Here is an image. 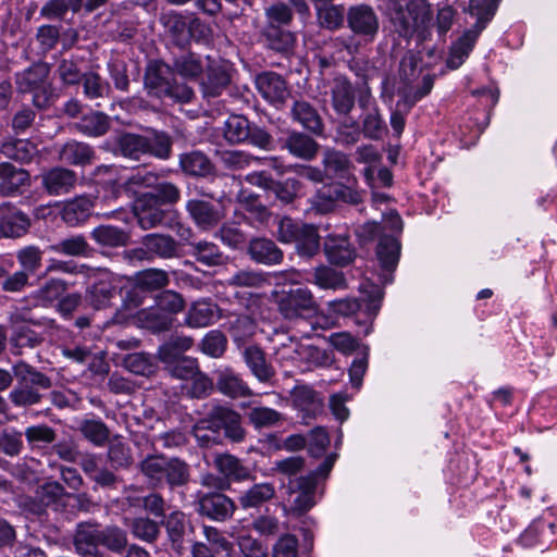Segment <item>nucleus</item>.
Returning a JSON list of instances; mask_svg holds the SVG:
<instances>
[{
  "mask_svg": "<svg viewBox=\"0 0 557 557\" xmlns=\"http://www.w3.org/2000/svg\"><path fill=\"white\" fill-rule=\"evenodd\" d=\"M480 32L478 28L467 30L451 45L447 59L449 69L456 70L465 62L472 51Z\"/></svg>",
  "mask_w": 557,
  "mask_h": 557,
  "instance_id": "5fc2aeb1",
  "label": "nucleus"
},
{
  "mask_svg": "<svg viewBox=\"0 0 557 557\" xmlns=\"http://www.w3.org/2000/svg\"><path fill=\"white\" fill-rule=\"evenodd\" d=\"M331 106L339 116H348L355 108L356 92L351 82L342 74L334 76L330 86Z\"/></svg>",
  "mask_w": 557,
  "mask_h": 557,
  "instance_id": "b1692460",
  "label": "nucleus"
},
{
  "mask_svg": "<svg viewBox=\"0 0 557 557\" xmlns=\"http://www.w3.org/2000/svg\"><path fill=\"white\" fill-rule=\"evenodd\" d=\"M206 67L202 75L198 78L201 96L206 100L220 97L231 85V66L221 60H215L210 55L206 57Z\"/></svg>",
  "mask_w": 557,
  "mask_h": 557,
  "instance_id": "f3484780",
  "label": "nucleus"
},
{
  "mask_svg": "<svg viewBox=\"0 0 557 557\" xmlns=\"http://www.w3.org/2000/svg\"><path fill=\"white\" fill-rule=\"evenodd\" d=\"M211 410L214 414L223 438L232 443H242L245 441L247 432L243 426L242 416L230 405L215 404Z\"/></svg>",
  "mask_w": 557,
  "mask_h": 557,
  "instance_id": "4be33fe9",
  "label": "nucleus"
},
{
  "mask_svg": "<svg viewBox=\"0 0 557 557\" xmlns=\"http://www.w3.org/2000/svg\"><path fill=\"white\" fill-rule=\"evenodd\" d=\"M133 214L138 226L148 231L157 227H174L176 212L164 209L152 194H139L133 202Z\"/></svg>",
  "mask_w": 557,
  "mask_h": 557,
  "instance_id": "2eb2a0df",
  "label": "nucleus"
},
{
  "mask_svg": "<svg viewBox=\"0 0 557 557\" xmlns=\"http://www.w3.org/2000/svg\"><path fill=\"white\" fill-rule=\"evenodd\" d=\"M178 163L182 172L191 177H207L215 170L209 157L199 150L181 153Z\"/></svg>",
  "mask_w": 557,
  "mask_h": 557,
  "instance_id": "a19ab883",
  "label": "nucleus"
},
{
  "mask_svg": "<svg viewBox=\"0 0 557 557\" xmlns=\"http://www.w3.org/2000/svg\"><path fill=\"white\" fill-rule=\"evenodd\" d=\"M50 249L55 253L70 257H88L92 251V248L89 246L86 237L83 235H73L63 238L60 242L51 245Z\"/></svg>",
  "mask_w": 557,
  "mask_h": 557,
  "instance_id": "0e129e2a",
  "label": "nucleus"
},
{
  "mask_svg": "<svg viewBox=\"0 0 557 557\" xmlns=\"http://www.w3.org/2000/svg\"><path fill=\"white\" fill-rule=\"evenodd\" d=\"M123 367L136 375L148 377L157 371L158 366L150 354L133 352L123 358Z\"/></svg>",
  "mask_w": 557,
  "mask_h": 557,
  "instance_id": "69168bd1",
  "label": "nucleus"
},
{
  "mask_svg": "<svg viewBox=\"0 0 557 557\" xmlns=\"http://www.w3.org/2000/svg\"><path fill=\"white\" fill-rule=\"evenodd\" d=\"M0 153L20 163H29L38 153L37 146L27 139H9L1 144Z\"/></svg>",
  "mask_w": 557,
  "mask_h": 557,
  "instance_id": "6e6d98bb",
  "label": "nucleus"
},
{
  "mask_svg": "<svg viewBox=\"0 0 557 557\" xmlns=\"http://www.w3.org/2000/svg\"><path fill=\"white\" fill-rule=\"evenodd\" d=\"M282 148L297 159L311 161L318 156L320 145L309 134L294 129L283 139Z\"/></svg>",
  "mask_w": 557,
  "mask_h": 557,
  "instance_id": "cd10ccee",
  "label": "nucleus"
},
{
  "mask_svg": "<svg viewBox=\"0 0 557 557\" xmlns=\"http://www.w3.org/2000/svg\"><path fill=\"white\" fill-rule=\"evenodd\" d=\"M120 190L114 187L106 189L104 194L97 197L94 201L95 208H99L96 214L102 218H112L127 222L128 212L123 209L120 202Z\"/></svg>",
  "mask_w": 557,
  "mask_h": 557,
  "instance_id": "de8ad7c7",
  "label": "nucleus"
},
{
  "mask_svg": "<svg viewBox=\"0 0 557 557\" xmlns=\"http://www.w3.org/2000/svg\"><path fill=\"white\" fill-rule=\"evenodd\" d=\"M278 312L287 320L308 319L318 314L319 305L308 287L298 286L275 293Z\"/></svg>",
  "mask_w": 557,
  "mask_h": 557,
  "instance_id": "ddd939ff",
  "label": "nucleus"
},
{
  "mask_svg": "<svg viewBox=\"0 0 557 557\" xmlns=\"http://www.w3.org/2000/svg\"><path fill=\"white\" fill-rule=\"evenodd\" d=\"M171 65L176 75L193 81L198 79L206 67L203 59L199 53L184 49L172 53Z\"/></svg>",
  "mask_w": 557,
  "mask_h": 557,
  "instance_id": "72a5a7b5",
  "label": "nucleus"
},
{
  "mask_svg": "<svg viewBox=\"0 0 557 557\" xmlns=\"http://www.w3.org/2000/svg\"><path fill=\"white\" fill-rule=\"evenodd\" d=\"M160 23L175 46L184 48L188 45V22L182 13L175 11L163 13L160 16Z\"/></svg>",
  "mask_w": 557,
  "mask_h": 557,
  "instance_id": "09e8293b",
  "label": "nucleus"
},
{
  "mask_svg": "<svg viewBox=\"0 0 557 557\" xmlns=\"http://www.w3.org/2000/svg\"><path fill=\"white\" fill-rule=\"evenodd\" d=\"M289 117L311 135L324 136L325 124L323 119L318 109L308 100L301 97H293L289 107Z\"/></svg>",
  "mask_w": 557,
  "mask_h": 557,
  "instance_id": "412c9836",
  "label": "nucleus"
},
{
  "mask_svg": "<svg viewBox=\"0 0 557 557\" xmlns=\"http://www.w3.org/2000/svg\"><path fill=\"white\" fill-rule=\"evenodd\" d=\"M398 77V107H404L406 111H410L418 101L431 92L435 81V74L423 73L422 58L411 50L400 60Z\"/></svg>",
  "mask_w": 557,
  "mask_h": 557,
  "instance_id": "20e7f679",
  "label": "nucleus"
},
{
  "mask_svg": "<svg viewBox=\"0 0 557 557\" xmlns=\"http://www.w3.org/2000/svg\"><path fill=\"white\" fill-rule=\"evenodd\" d=\"M125 281L111 272L100 274L87 287L85 299L96 310L110 307L123 294Z\"/></svg>",
  "mask_w": 557,
  "mask_h": 557,
  "instance_id": "dca6fc26",
  "label": "nucleus"
},
{
  "mask_svg": "<svg viewBox=\"0 0 557 557\" xmlns=\"http://www.w3.org/2000/svg\"><path fill=\"white\" fill-rule=\"evenodd\" d=\"M97 154L92 146L76 139H70L58 150V159L69 165L87 166L96 161Z\"/></svg>",
  "mask_w": 557,
  "mask_h": 557,
  "instance_id": "c756f323",
  "label": "nucleus"
},
{
  "mask_svg": "<svg viewBox=\"0 0 557 557\" xmlns=\"http://www.w3.org/2000/svg\"><path fill=\"white\" fill-rule=\"evenodd\" d=\"M260 95L273 104L284 103L289 96L285 79L277 73L263 72L256 78Z\"/></svg>",
  "mask_w": 557,
  "mask_h": 557,
  "instance_id": "7c9ffc66",
  "label": "nucleus"
},
{
  "mask_svg": "<svg viewBox=\"0 0 557 557\" xmlns=\"http://www.w3.org/2000/svg\"><path fill=\"white\" fill-rule=\"evenodd\" d=\"M275 237L282 244H294L296 253L301 258L312 259L320 251L318 227L289 216L278 219Z\"/></svg>",
  "mask_w": 557,
  "mask_h": 557,
  "instance_id": "6e6552de",
  "label": "nucleus"
},
{
  "mask_svg": "<svg viewBox=\"0 0 557 557\" xmlns=\"http://www.w3.org/2000/svg\"><path fill=\"white\" fill-rule=\"evenodd\" d=\"M400 249V242L395 235L382 234L380 236L375 255L382 270L388 274V277L385 276V283L392 282V273L398 264Z\"/></svg>",
  "mask_w": 557,
  "mask_h": 557,
  "instance_id": "2f4dec72",
  "label": "nucleus"
},
{
  "mask_svg": "<svg viewBox=\"0 0 557 557\" xmlns=\"http://www.w3.org/2000/svg\"><path fill=\"white\" fill-rule=\"evenodd\" d=\"M246 418L256 430L275 428L285 421L282 412L261 405L248 406Z\"/></svg>",
  "mask_w": 557,
  "mask_h": 557,
  "instance_id": "8fccbe9b",
  "label": "nucleus"
},
{
  "mask_svg": "<svg viewBox=\"0 0 557 557\" xmlns=\"http://www.w3.org/2000/svg\"><path fill=\"white\" fill-rule=\"evenodd\" d=\"M382 297V292L376 289L375 294L372 295L371 299L368 301L363 299L360 300L358 298H343L329 301L327 308L332 313L342 317H352L361 310H367L372 314H375L380 307Z\"/></svg>",
  "mask_w": 557,
  "mask_h": 557,
  "instance_id": "f704fd0d",
  "label": "nucleus"
},
{
  "mask_svg": "<svg viewBox=\"0 0 557 557\" xmlns=\"http://www.w3.org/2000/svg\"><path fill=\"white\" fill-rule=\"evenodd\" d=\"M144 88L148 96L171 104H187L196 97L194 88L178 81L172 65L163 60H152L147 64Z\"/></svg>",
  "mask_w": 557,
  "mask_h": 557,
  "instance_id": "f03ea898",
  "label": "nucleus"
},
{
  "mask_svg": "<svg viewBox=\"0 0 557 557\" xmlns=\"http://www.w3.org/2000/svg\"><path fill=\"white\" fill-rule=\"evenodd\" d=\"M101 524L95 520L83 521L76 525L73 545L75 552L83 557L97 554L100 546Z\"/></svg>",
  "mask_w": 557,
  "mask_h": 557,
  "instance_id": "393cba45",
  "label": "nucleus"
},
{
  "mask_svg": "<svg viewBox=\"0 0 557 557\" xmlns=\"http://www.w3.org/2000/svg\"><path fill=\"white\" fill-rule=\"evenodd\" d=\"M275 496V487L270 482L256 483L238 496V504L244 510L259 509Z\"/></svg>",
  "mask_w": 557,
  "mask_h": 557,
  "instance_id": "49530a36",
  "label": "nucleus"
},
{
  "mask_svg": "<svg viewBox=\"0 0 557 557\" xmlns=\"http://www.w3.org/2000/svg\"><path fill=\"white\" fill-rule=\"evenodd\" d=\"M161 525L165 529L171 548L174 552L181 553L184 549L186 529L193 527L190 520L182 510L176 509L162 518L160 521Z\"/></svg>",
  "mask_w": 557,
  "mask_h": 557,
  "instance_id": "e433bc0d",
  "label": "nucleus"
},
{
  "mask_svg": "<svg viewBox=\"0 0 557 557\" xmlns=\"http://www.w3.org/2000/svg\"><path fill=\"white\" fill-rule=\"evenodd\" d=\"M183 297L170 289L162 290L154 297V304L137 311L135 318L139 326L153 334L170 331L175 315L184 309Z\"/></svg>",
  "mask_w": 557,
  "mask_h": 557,
  "instance_id": "0eeeda50",
  "label": "nucleus"
},
{
  "mask_svg": "<svg viewBox=\"0 0 557 557\" xmlns=\"http://www.w3.org/2000/svg\"><path fill=\"white\" fill-rule=\"evenodd\" d=\"M215 385L221 394L232 399L250 397L253 395V392L243 380L242 375L231 368L216 371Z\"/></svg>",
  "mask_w": 557,
  "mask_h": 557,
  "instance_id": "4c0bfd02",
  "label": "nucleus"
},
{
  "mask_svg": "<svg viewBox=\"0 0 557 557\" xmlns=\"http://www.w3.org/2000/svg\"><path fill=\"white\" fill-rule=\"evenodd\" d=\"M139 470L154 488L168 485L174 490L186 485L190 479L188 463L177 457L149 455L140 461Z\"/></svg>",
  "mask_w": 557,
  "mask_h": 557,
  "instance_id": "423d86ee",
  "label": "nucleus"
},
{
  "mask_svg": "<svg viewBox=\"0 0 557 557\" xmlns=\"http://www.w3.org/2000/svg\"><path fill=\"white\" fill-rule=\"evenodd\" d=\"M134 278L147 293L160 290L170 284L169 273L157 268L139 271L135 274Z\"/></svg>",
  "mask_w": 557,
  "mask_h": 557,
  "instance_id": "774afa93",
  "label": "nucleus"
},
{
  "mask_svg": "<svg viewBox=\"0 0 557 557\" xmlns=\"http://www.w3.org/2000/svg\"><path fill=\"white\" fill-rule=\"evenodd\" d=\"M250 184L262 188L269 196H273L283 205L292 203L300 189V182L297 178L288 177L284 181H276L265 171L253 173L249 176Z\"/></svg>",
  "mask_w": 557,
  "mask_h": 557,
  "instance_id": "aec40b11",
  "label": "nucleus"
},
{
  "mask_svg": "<svg viewBox=\"0 0 557 557\" xmlns=\"http://www.w3.org/2000/svg\"><path fill=\"white\" fill-rule=\"evenodd\" d=\"M236 508L234 499L222 492H199L195 500V511L215 522L232 519Z\"/></svg>",
  "mask_w": 557,
  "mask_h": 557,
  "instance_id": "a211bd4d",
  "label": "nucleus"
},
{
  "mask_svg": "<svg viewBox=\"0 0 557 557\" xmlns=\"http://www.w3.org/2000/svg\"><path fill=\"white\" fill-rule=\"evenodd\" d=\"M222 134L230 145L249 144L269 151L274 144L269 132L250 123L243 114H231L223 123Z\"/></svg>",
  "mask_w": 557,
  "mask_h": 557,
  "instance_id": "9b49d317",
  "label": "nucleus"
},
{
  "mask_svg": "<svg viewBox=\"0 0 557 557\" xmlns=\"http://www.w3.org/2000/svg\"><path fill=\"white\" fill-rule=\"evenodd\" d=\"M12 371L13 374L0 368V392L8 389L15 376L17 385L9 394V399L15 407H30L39 404L42 398L40 391L52 386L49 376L25 361L16 362Z\"/></svg>",
  "mask_w": 557,
  "mask_h": 557,
  "instance_id": "f257e3e1",
  "label": "nucleus"
},
{
  "mask_svg": "<svg viewBox=\"0 0 557 557\" xmlns=\"http://www.w3.org/2000/svg\"><path fill=\"white\" fill-rule=\"evenodd\" d=\"M322 165L330 176L350 181V171L354 165L347 153L335 148H326L323 151Z\"/></svg>",
  "mask_w": 557,
  "mask_h": 557,
  "instance_id": "a18cd8bd",
  "label": "nucleus"
},
{
  "mask_svg": "<svg viewBox=\"0 0 557 557\" xmlns=\"http://www.w3.org/2000/svg\"><path fill=\"white\" fill-rule=\"evenodd\" d=\"M358 104L362 110L361 134L371 140H382L388 128L369 88L359 94Z\"/></svg>",
  "mask_w": 557,
  "mask_h": 557,
  "instance_id": "6ab92c4d",
  "label": "nucleus"
},
{
  "mask_svg": "<svg viewBox=\"0 0 557 557\" xmlns=\"http://www.w3.org/2000/svg\"><path fill=\"white\" fill-rule=\"evenodd\" d=\"M195 197L185 203V210L195 226L203 232H210L223 222L226 210L220 199L213 194L206 193L203 188H196Z\"/></svg>",
  "mask_w": 557,
  "mask_h": 557,
  "instance_id": "9d476101",
  "label": "nucleus"
},
{
  "mask_svg": "<svg viewBox=\"0 0 557 557\" xmlns=\"http://www.w3.org/2000/svg\"><path fill=\"white\" fill-rule=\"evenodd\" d=\"M292 396L295 407L304 413V418H315L323 411L322 398L308 385L296 386Z\"/></svg>",
  "mask_w": 557,
  "mask_h": 557,
  "instance_id": "c03bdc74",
  "label": "nucleus"
},
{
  "mask_svg": "<svg viewBox=\"0 0 557 557\" xmlns=\"http://www.w3.org/2000/svg\"><path fill=\"white\" fill-rule=\"evenodd\" d=\"M242 356L245 364L251 374L262 384H271L275 377V369L271 362L267 360L264 350L251 344L242 350Z\"/></svg>",
  "mask_w": 557,
  "mask_h": 557,
  "instance_id": "a878e982",
  "label": "nucleus"
},
{
  "mask_svg": "<svg viewBox=\"0 0 557 557\" xmlns=\"http://www.w3.org/2000/svg\"><path fill=\"white\" fill-rule=\"evenodd\" d=\"M77 431L96 447H103L110 440V429L100 418L79 420Z\"/></svg>",
  "mask_w": 557,
  "mask_h": 557,
  "instance_id": "864d4df0",
  "label": "nucleus"
},
{
  "mask_svg": "<svg viewBox=\"0 0 557 557\" xmlns=\"http://www.w3.org/2000/svg\"><path fill=\"white\" fill-rule=\"evenodd\" d=\"M228 333L237 348L244 349L246 342L256 331V324L248 315H238L228 321Z\"/></svg>",
  "mask_w": 557,
  "mask_h": 557,
  "instance_id": "338daca9",
  "label": "nucleus"
},
{
  "mask_svg": "<svg viewBox=\"0 0 557 557\" xmlns=\"http://www.w3.org/2000/svg\"><path fill=\"white\" fill-rule=\"evenodd\" d=\"M346 23L350 36H337L331 40L334 48L348 55H357L361 48L375 41L380 33V17L376 11L366 3L350 5L346 12Z\"/></svg>",
  "mask_w": 557,
  "mask_h": 557,
  "instance_id": "7ed1b4c3",
  "label": "nucleus"
},
{
  "mask_svg": "<svg viewBox=\"0 0 557 557\" xmlns=\"http://www.w3.org/2000/svg\"><path fill=\"white\" fill-rule=\"evenodd\" d=\"M247 255L253 262L267 267L278 265L284 260L283 250L268 237L251 238L248 243Z\"/></svg>",
  "mask_w": 557,
  "mask_h": 557,
  "instance_id": "bb28decb",
  "label": "nucleus"
},
{
  "mask_svg": "<svg viewBox=\"0 0 557 557\" xmlns=\"http://www.w3.org/2000/svg\"><path fill=\"white\" fill-rule=\"evenodd\" d=\"M264 46L283 57L294 53L296 46V34L288 28L264 25L261 30Z\"/></svg>",
  "mask_w": 557,
  "mask_h": 557,
  "instance_id": "473e14b6",
  "label": "nucleus"
},
{
  "mask_svg": "<svg viewBox=\"0 0 557 557\" xmlns=\"http://www.w3.org/2000/svg\"><path fill=\"white\" fill-rule=\"evenodd\" d=\"M30 227V219L27 214L16 209L9 202L0 206V233L5 237H21Z\"/></svg>",
  "mask_w": 557,
  "mask_h": 557,
  "instance_id": "c85d7f7f",
  "label": "nucleus"
},
{
  "mask_svg": "<svg viewBox=\"0 0 557 557\" xmlns=\"http://www.w3.org/2000/svg\"><path fill=\"white\" fill-rule=\"evenodd\" d=\"M429 18V9L418 0H398L391 9L394 30L405 39H410Z\"/></svg>",
  "mask_w": 557,
  "mask_h": 557,
  "instance_id": "4468645a",
  "label": "nucleus"
},
{
  "mask_svg": "<svg viewBox=\"0 0 557 557\" xmlns=\"http://www.w3.org/2000/svg\"><path fill=\"white\" fill-rule=\"evenodd\" d=\"M190 246V255L198 261L199 263L207 267H216L224 263V255L212 242L200 240L197 243H189Z\"/></svg>",
  "mask_w": 557,
  "mask_h": 557,
  "instance_id": "bf43d9fd",
  "label": "nucleus"
},
{
  "mask_svg": "<svg viewBox=\"0 0 557 557\" xmlns=\"http://www.w3.org/2000/svg\"><path fill=\"white\" fill-rule=\"evenodd\" d=\"M324 251L327 260L339 267L349 264L356 257L355 248L347 234L327 235L324 240Z\"/></svg>",
  "mask_w": 557,
  "mask_h": 557,
  "instance_id": "c9c22d12",
  "label": "nucleus"
},
{
  "mask_svg": "<svg viewBox=\"0 0 557 557\" xmlns=\"http://www.w3.org/2000/svg\"><path fill=\"white\" fill-rule=\"evenodd\" d=\"M216 305L200 300L196 301L188 309L185 322L190 327H205L210 325L216 315Z\"/></svg>",
  "mask_w": 557,
  "mask_h": 557,
  "instance_id": "052dcab7",
  "label": "nucleus"
},
{
  "mask_svg": "<svg viewBox=\"0 0 557 557\" xmlns=\"http://www.w3.org/2000/svg\"><path fill=\"white\" fill-rule=\"evenodd\" d=\"M49 74L48 63L35 62L14 76L17 92L32 94L33 104L40 110L49 108L54 97L52 84L48 82Z\"/></svg>",
  "mask_w": 557,
  "mask_h": 557,
  "instance_id": "1a4fd4ad",
  "label": "nucleus"
},
{
  "mask_svg": "<svg viewBox=\"0 0 557 557\" xmlns=\"http://www.w3.org/2000/svg\"><path fill=\"white\" fill-rule=\"evenodd\" d=\"M30 186V174L10 162H0V195L16 197Z\"/></svg>",
  "mask_w": 557,
  "mask_h": 557,
  "instance_id": "5701e85b",
  "label": "nucleus"
},
{
  "mask_svg": "<svg viewBox=\"0 0 557 557\" xmlns=\"http://www.w3.org/2000/svg\"><path fill=\"white\" fill-rule=\"evenodd\" d=\"M111 127V119L101 111H89L72 124V128L87 137H101Z\"/></svg>",
  "mask_w": 557,
  "mask_h": 557,
  "instance_id": "79ce46f5",
  "label": "nucleus"
},
{
  "mask_svg": "<svg viewBox=\"0 0 557 557\" xmlns=\"http://www.w3.org/2000/svg\"><path fill=\"white\" fill-rule=\"evenodd\" d=\"M213 465L227 481L243 482L252 478L250 469L232 454H218Z\"/></svg>",
  "mask_w": 557,
  "mask_h": 557,
  "instance_id": "ea45409f",
  "label": "nucleus"
},
{
  "mask_svg": "<svg viewBox=\"0 0 557 557\" xmlns=\"http://www.w3.org/2000/svg\"><path fill=\"white\" fill-rule=\"evenodd\" d=\"M346 10L342 4L330 3L318 8L317 21L320 27L335 32L343 27L346 22Z\"/></svg>",
  "mask_w": 557,
  "mask_h": 557,
  "instance_id": "e2e57ef3",
  "label": "nucleus"
},
{
  "mask_svg": "<svg viewBox=\"0 0 557 557\" xmlns=\"http://www.w3.org/2000/svg\"><path fill=\"white\" fill-rule=\"evenodd\" d=\"M95 208L94 201L87 197H78L65 203L62 210V219L70 226H76L91 215Z\"/></svg>",
  "mask_w": 557,
  "mask_h": 557,
  "instance_id": "13d9d810",
  "label": "nucleus"
},
{
  "mask_svg": "<svg viewBox=\"0 0 557 557\" xmlns=\"http://www.w3.org/2000/svg\"><path fill=\"white\" fill-rule=\"evenodd\" d=\"M90 237L101 247L119 248L128 244L131 236L123 228L102 224L90 232Z\"/></svg>",
  "mask_w": 557,
  "mask_h": 557,
  "instance_id": "603ef678",
  "label": "nucleus"
},
{
  "mask_svg": "<svg viewBox=\"0 0 557 557\" xmlns=\"http://www.w3.org/2000/svg\"><path fill=\"white\" fill-rule=\"evenodd\" d=\"M76 182V173L66 168L55 166L42 174V186L52 196L70 193L75 187Z\"/></svg>",
  "mask_w": 557,
  "mask_h": 557,
  "instance_id": "58836bf2",
  "label": "nucleus"
},
{
  "mask_svg": "<svg viewBox=\"0 0 557 557\" xmlns=\"http://www.w3.org/2000/svg\"><path fill=\"white\" fill-rule=\"evenodd\" d=\"M126 256L132 261L140 262L175 259L182 256L181 244L170 234L149 233L141 237L138 247L127 250Z\"/></svg>",
  "mask_w": 557,
  "mask_h": 557,
  "instance_id": "f8f14e48",
  "label": "nucleus"
},
{
  "mask_svg": "<svg viewBox=\"0 0 557 557\" xmlns=\"http://www.w3.org/2000/svg\"><path fill=\"white\" fill-rule=\"evenodd\" d=\"M145 153L159 160H169L172 156L173 138L161 129L147 128L143 134Z\"/></svg>",
  "mask_w": 557,
  "mask_h": 557,
  "instance_id": "37998d69",
  "label": "nucleus"
},
{
  "mask_svg": "<svg viewBox=\"0 0 557 557\" xmlns=\"http://www.w3.org/2000/svg\"><path fill=\"white\" fill-rule=\"evenodd\" d=\"M194 339L190 336L173 334L159 347L158 356L162 362H172L184 357L183 354L191 348Z\"/></svg>",
  "mask_w": 557,
  "mask_h": 557,
  "instance_id": "680f3d73",
  "label": "nucleus"
},
{
  "mask_svg": "<svg viewBox=\"0 0 557 557\" xmlns=\"http://www.w3.org/2000/svg\"><path fill=\"white\" fill-rule=\"evenodd\" d=\"M79 84H82L84 97L95 102L97 107L100 106L99 100L108 98L111 94L109 82L95 71L85 72Z\"/></svg>",
  "mask_w": 557,
  "mask_h": 557,
  "instance_id": "3c124183",
  "label": "nucleus"
},
{
  "mask_svg": "<svg viewBox=\"0 0 557 557\" xmlns=\"http://www.w3.org/2000/svg\"><path fill=\"white\" fill-rule=\"evenodd\" d=\"M336 457V454H330L314 471L307 475H300L299 479L282 482L285 500L294 515L301 516L315 505L317 478L329 475Z\"/></svg>",
  "mask_w": 557,
  "mask_h": 557,
  "instance_id": "39448f33",
  "label": "nucleus"
},
{
  "mask_svg": "<svg viewBox=\"0 0 557 557\" xmlns=\"http://www.w3.org/2000/svg\"><path fill=\"white\" fill-rule=\"evenodd\" d=\"M134 539L154 544L161 535L160 522L149 517H135L127 524Z\"/></svg>",
  "mask_w": 557,
  "mask_h": 557,
  "instance_id": "4d7b16f0",
  "label": "nucleus"
}]
</instances>
